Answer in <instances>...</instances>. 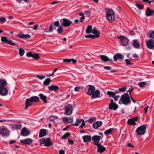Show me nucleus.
I'll return each mask as SVG.
<instances>
[{
    "mask_svg": "<svg viewBox=\"0 0 154 154\" xmlns=\"http://www.w3.org/2000/svg\"><path fill=\"white\" fill-rule=\"evenodd\" d=\"M130 97L128 93H125L122 95L119 101L120 104L128 105L131 103Z\"/></svg>",
    "mask_w": 154,
    "mask_h": 154,
    "instance_id": "nucleus-1",
    "label": "nucleus"
},
{
    "mask_svg": "<svg viewBox=\"0 0 154 154\" xmlns=\"http://www.w3.org/2000/svg\"><path fill=\"white\" fill-rule=\"evenodd\" d=\"M6 85V81L3 80H0V95L5 96L8 93V90L5 87Z\"/></svg>",
    "mask_w": 154,
    "mask_h": 154,
    "instance_id": "nucleus-2",
    "label": "nucleus"
},
{
    "mask_svg": "<svg viewBox=\"0 0 154 154\" xmlns=\"http://www.w3.org/2000/svg\"><path fill=\"white\" fill-rule=\"evenodd\" d=\"M106 18L109 22H112L115 19L114 11L111 9L108 10L106 13Z\"/></svg>",
    "mask_w": 154,
    "mask_h": 154,
    "instance_id": "nucleus-3",
    "label": "nucleus"
},
{
    "mask_svg": "<svg viewBox=\"0 0 154 154\" xmlns=\"http://www.w3.org/2000/svg\"><path fill=\"white\" fill-rule=\"evenodd\" d=\"M146 127L145 125H143L138 127L136 130V132L137 135H144L146 131Z\"/></svg>",
    "mask_w": 154,
    "mask_h": 154,
    "instance_id": "nucleus-4",
    "label": "nucleus"
},
{
    "mask_svg": "<svg viewBox=\"0 0 154 154\" xmlns=\"http://www.w3.org/2000/svg\"><path fill=\"white\" fill-rule=\"evenodd\" d=\"M40 144H44L46 146H49L52 145V143L51 141L49 138H43L40 140Z\"/></svg>",
    "mask_w": 154,
    "mask_h": 154,
    "instance_id": "nucleus-5",
    "label": "nucleus"
},
{
    "mask_svg": "<svg viewBox=\"0 0 154 154\" xmlns=\"http://www.w3.org/2000/svg\"><path fill=\"white\" fill-rule=\"evenodd\" d=\"M117 38L120 40L121 42V45L123 46H125L128 43L129 41L128 39L123 36H118Z\"/></svg>",
    "mask_w": 154,
    "mask_h": 154,
    "instance_id": "nucleus-6",
    "label": "nucleus"
},
{
    "mask_svg": "<svg viewBox=\"0 0 154 154\" xmlns=\"http://www.w3.org/2000/svg\"><path fill=\"white\" fill-rule=\"evenodd\" d=\"M72 106L70 104H68L65 107L64 114L66 116L70 115L72 114Z\"/></svg>",
    "mask_w": 154,
    "mask_h": 154,
    "instance_id": "nucleus-7",
    "label": "nucleus"
},
{
    "mask_svg": "<svg viewBox=\"0 0 154 154\" xmlns=\"http://www.w3.org/2000/svg\"><path fill=\"white\" fill-rule=\"evenodd\" d=\"M0 134L3 137H8L10 134V131L7 128L2 127L0 129Z\"/></svg>",
    "mask_w": 154,
    "mask_h": 154,
    "instance_id": "nucleus-8",
    "label": "nucleus"
},
{
    "mask_svg": "<svg viewBox=\"0 0 154 154\" xmlns=\"http://www.w3.org/2000/svg\"><path fill=\"white\" fill-rule=\"evenodd\" d=\"M1 40L2 42L8 43L10 45H16V46H17L16 45L15 43L13 41L11 40H8V39L6 37H2Z\"/></svg>",
    "mask_w": 154,
    "mask_h": 154,
    "instance_id": "nucleus-9",
    "label": "nucleus"
},
{
    "mask_svg": "<svg viewBox=\"0 0 154 154\" xmlns=\"http://www.w3.org/2000/svg\"><path fill=\"white\" fill-rule=\"evenodd\" d=\"M118 106V105L114 103L113 100L112 99L109 105V108L110 110H116L117 109Z\"/></svg>",
    "mask_w": 154,
    "mask_h": 154,
    "instance_id": "nucleus-10",
    "label": "nucleus"
},
{
    "mask_svg": "<svg viewBox=\"0 0 154 154\" xmlns=\"http://www.w3.org/2000/svg\"><path fill=\"white\" fill-rule=\"evenodd\" d=\"M147 47L149 49H154V40L151 39L146 42Z\"/></svg>",
    "mask_w": 154,
    "mask_h": 154,
    "instance_id": "nucleus-11",
    "label": "nucleus"
},
{
    "mask_svg": "<svg viewBox=\"0 0 154 154\" xmlns=\"http://www.w3.org/2000/svg\"><path fill=\"white\" fill-rule=\"evenodd\" d=\"M21 134L23 136H27L30 134V131L27 128L24 127L21 130Z\"/></svg>",
    "mask_w": 154,
    "mask_h": 154,
    "instance_id": "nucleus-12",
    "label": "nucleus"
},
{
    "mask_svg": "<svg viewBox=\"0 0 154 154\" xmlns=\"http://www.w3.org/2000/svg\"><path fill=\"white\" fill-rule=\"evenodd\" d=\"M63 25L65 27H69L72 23V21L69 19L63 18Z\"/></svg>",
    "mask_w": 154,
    "mask_h": 154,
    "instance_id": "nucleus-13",
    "label": "nucleus"
},
{
    "mask_svg": "<svg viewBox=\"0 0 154 154\" xmlns=\"http://www.w3.org/2000/svg\"><path fill=\"white\" fill-rule=\"evenodd\" d=\"M138 117L136 116L133 118L128 119L127 123L128 125H136L135 122L137 121Z\"/></svg>",
    "mask_w": 154,
    "mask_h": 154,
    "instance_id": "nucleus-14",
    "label": "nucleus"
},
{
    "mask_svg": "<svg viewBox=\"0 0 154 154\" xmlns=\"http://www.w3.org/2000/svg\"><path fill=\"white\" fill-rule=\"evenodd\" d=\"M27 57H32L35 59L38 60L39 58L38 54L36 53H32L31 52L27 53L26 54Z\"/></svg>",
    "mask_w": 154,
    "mask_h": 154,
    "instance_id": "nucleus-15",
    "label": "nucleus"
},
{
    "mask_svg": "<svg viewBox=\"0 0 154 154\" xmlns=\"http://www.w3.org/2000/svg\"><path fill=\"white\" fill-rule=\"evenodd\" d=\"M101 138L100 136L98 135L94 136L92 138V140L94 141L93 143L96 145L99 143V142Z\"/></svg>",
    "mask_w": 154,
    "mask_h": 154,
    "instance_id": "nucleus-16",
    "label": "nucleus"
},
{
    "mask_svg": "<svg viewBox=\"0 0 154 154\" xmlns=\"http://www.w3.org/2000/svg\"><path fill=\"white\" fill-rule=\"evenodd\" d=\"M17 36L20 38L23 39L29 38L31 37L28 34L25 35L22 33H20L18 34L17 35Z\"/></svg>",
    "mask_w": 154,
    "mask_h": 154,
    "instance_id": "nucleus-17",
    "label": "nucleus"
},
{
    "mask_svg": "<svg viewBox=\"0 0 154 154\" xmlns=\"http://www.w3.org/2000/svg\"><path fill=\"white\" fill-rule=\"evenodd\" d=\"M62 120L65 123L70 124L73 122V119L71 118H68L66 117H63L62 118Z\"/></svg>",
    "mask_w": 154,
    "mask_h": 154,
    "instance_id": "nucleus-18",
    "label": "nucleus"
},
{
    "mask_svg": "<svg viewBox=\"0 0 154 154\" xmlns=\"http://www.w3.org/2000/svg\"><path fill=\"white\" fill-rule=\"evenodd\" d=\"M123 57V55L120 53H117L114 55L113 58L114 61H116L122 59Z\"/></svg>",
    "mask_w": 154,
    "mask_h": 154,
    "instance_id": "nucleus-19",
    "label": "nucleus"
},
{
    "mask_svg": "<svg viewBox=\"0 0 154 154\" xmlns=\"http://www.w3.org/2000/svg\"><path fill=\"white\" fill-rule=\"evenodd\" d=\"M20 142L24 144L30 145L32 143V140L30 138H27L20 140Z\"/></svg>",
    "mask_w": 154,
    "mask_h": 154,
    "instance_id": "nucleus-20",
    "label": "nucleus"
},
{
    "mask_svg": "<svg viewBox=\"0 0 154 154\" xmlns=\"http://www.w3.org/2000/svg\"><path fill=\"white\" fill-rule=\"evenodd\" d=\"M96 146L98 147L97 151L101 153L103 152L106 149L105 147L101 145L100 143L96 145Z\"/></svg>",
    "mask_w": 154,
    "mask_h": 154,
    "instance_id": "nucleus-21",
    "label": "nucleus"
},
{
    "mask_svg": "<svg viewBox=\"0 0 154 154\" xmlns=\"http://www.w3.org/2000/svg\"><path fill=\"white\" fill-rule=\"evenodd\" d=\"M95 90V87L92 85H90L87 94L89 95H92Z\"/></svg>",
    "mask_w": 154,
    "mask_h": 154,
    "instance_id": "nucleus-22",
    "label": "nucleus"
},
{
    "mask_svg": "<svg viewBox=\"0 0 154 154\" xmlns=\"http://www.w3.org/2000/svg\"><path fill=\"white\" fill-rule=\"evenodd\" d=\"M84 142H89L91 141V137L90 135H85L82 137Z\"/></svg>",
    "mask_w": 154,
    "mask_h": 154,
    "instance_id": "nucleus-23",
    "label": "nucleus"
},
{
    "mask_svg": "<svg viewBox=\"0 0 154 154\" xmlns=\"http://www.w3.org/2000/svg\"><path fill=\"white\" fill-rule=\"evenodd\" d=\"M100 57L101 60L104 62H107L108 61L112 62V59H109L108 57L104 55H100Z\"/></svg>",
    "mask_w": 154,
    "mask_h": 154,
    "instance_id": "nucleus-24",
    "label": "nucleus"
},
{
    "mask_svg": "<svg viewBox=\"0 0 154 154\" xmlns=\"http://www.w3.org/2000/svg\"><path fill=\"white\" fill-rule=\"evenodd\" d=\"M152 14H154V10L150 9L149 8L147 7L146 11V16H150Z\"/></svg>",
    "mask_w": 154,
    "mask_h": 154,
    "instance_id": "nucleus-25",
    "label": "nucleus"
},
{
    "mask_svg": "<svg viewBox=\"0 0 154 154\" xmlns=\"http://www.w3.org/2000/svg\"><path fill=\"white\" fill-rule=\"evenodd\" d=\"M92 33L94 34V35L95 36L96 38L99 37L100 36V32L97 31L95 27H94L92 30Z\"/></svg>",
    "mask_w": 154,
    "mask_h": 154,
    "instance_id": "nucleus-26",
    "label": "nucleus"
},
{
    "mask_svg": "<svg viewBox=\"0 0 154 154\" xmlns=\"http://www.w3.org/2000/svg\"><path fill=\"white\" fill-rule=\"evenodd\" d=\"M47 130L44 129H42L40 130L39 136L40 137H43L46 135Z\"/></svg>",
    "mask_w": 154,
    "mask_h": 154,
    "instance_id": "nucleus-27",
    "label": "nucleus"
},
{
    "mask_svg": "<svg viewBox=\"0 0 154 154\" xmlns=\"http://www.w3.org/2000/svg\"><path fill=\"white\" fill-rule=\"evenodd\" d=\"M102 122L101 121H98L94 122L93 125V127L95 129H97L99 127L101 126Z\"/></svg>",
    "mask_w": 154,
    "mask_h": 154,
    "instance_id": "nucleus-28",
    "label": "nucleus"
},
{
    "mask_svg": "<svg viewBox=\"0 0 154 154\" xmlns=\"http://www.w3.org/2000/svg\"><path fill=\"white\" fill-rule=\"evenodd\" d=\"M100 92L98 90H96L94 91L92 97L93 98H98L100 97Z\"/></svg>",
    "mask_w": 154,
    "mask_h": 154,
    "instance_id": "nucleus-29",
    "label": "nucleus"
},
{
    "mask_svg": "<svg viewBox=\"0 0 154 154\" xmlns=\"http://www.w3.org/2000/svg\"><path fill=\"white\" fill-rule=\"evenodd\" d=\"M31 99L30 98H29L26 100V105L25 107V109H26L29 106H31L32 104V102Z\"/></svg>",
    "mask_w": 154,
    "mask_h": 154,
    "instance_id": "nucleus-30",
    "label": "nucleus"
},
{
    "mask_svg": "<svg viewBox=\"0 0 154 154\" xmlns=\"http://www.w3.org/2000/svg\"><path fill=\"white\" fill-rule=\"evenodd\" d=\"M48 89L50 91H55L59 89V87L57 86H54L52 85L48 86Z\"/></svg>",
    "mask_w": 154,
    "mask_h": 154,
    "instance_id": "nucleus-31",
    "label": "nucleus"
},
{
    "mask_svg": "<svg viewBox=\"0 0 154 154\" xmlns=\"http://www.w3.org/2000/svg\"><path fill=\"white\" fill-rule=\"evenodd\" d=\"M38 96L44 103H46L47 102V97L46 96L42 94H39Z\"/></svg>",
    "mask_w": 154,
    "mask_h": 154,
    "instance_id": "nucleus-32",
    "label": "nucleus"
},
{
    "mask_svg": "<svg viewBox=\"0 0 154 154\" xmlns=\"http://www.w3.org/2000/svg\"><path fill=\"white\" fill-rule=\"evenodd\" d=\"M92 26L89 25H88L86 30V32L87 33L89 34L92 33Z\"/></svg>",
    "mask_w": 154,
    "mask_h": 154,
    "instance_id": "nucleus-33",
    "label": "nucleus"
},
{
    "mask_svg": "<svg viewBox=\"0 0 154 154\" xmlns=\"http://www.w3.org/2000/svg\"><path fill=\"white\" fill-rule=\"evenodd\" d=\"M21 126L20 124H15L12 125V128L13 129L20 130L21 128Z\"/></svg>",
    "mask_w": 154,
    "mask_h": 154,
    "instance_id": "nucleus-34",
    "label": "nucleus"
},
{
    "mask_svg": "<svg viewBox=\"0 0 154 154\" xmlns=\"http://www.w3.org/2000/svg\"><path fill=\"white\" fill-rule=\"evenodd\" d=\"M133 45L136 48H138L140 46L137 40H134L133 41Z\"/></svg>",
    "mask_w": 154,
    "mask_h": 154,
    "instance_id": "nucleus-35",
    "label": "nucleus"
},
{
    "mask_svg": "<svg viewBox=\"0 0 154 154\" xmlns=\"http://www.w3.org/2000/svg\"><path fill=\"white\" fill-rule=\"evenodd\" d=\"M30 98L31 99V100L32 103L38 102L39 100L38 97L37 96L32 97Z\"/></svg>",
    "mask_w": 154,
    "mask_h": 154,
    "instance_id": "nucleus-36",
    "label": "nucleus"
},
{
    "mask_svg": "<svg viewBox=\"0 0 154 154\" xmlns=\"http://www.w3.org/2000/svg\"><path fill=\"white\" fill-rule=\"evenodd\" d=\"M147 37L149 38H154V31H149L147 34Z\"/></svg>",
    "mask_w": 154,
    "mask_h": 154,
    "instance_id": "nucleus-37",
    "label": "nucleus"
},
{
    "mask_svg": "<svg viewBox=\"0 0 154 154\" xmlns=\"http://www.w3.org/2000/svg\"><path fill=\"white\" fill-rule=\"evenodd\" d=\"M113 130V128H111L107 129L104 132V134L106 135L109 134H111Z\"/></svg>",
    "mask_w": 154,
    "mask_h": 154,
    "instance_id": "nucleus-38",
    "label": "nucleus"
},
{
    "mask_svg": "<svg viewBox=\"0 0 154 154\" xmlns=\"http://www.w3.org/2000/svg\"><path fill=\"white\" fill-rule=\"evenodd\" d=\"M84 88V87L83 86L76 87L74 88V91L76 92L79 91Z\"/></svg>",
    "mask_w": 154,
    "mask_h": 154,
    "instance_id": "nucleus-39",
    "label": "nucleus"
},
{
    "mask_svg": "<svg viewBox=\"0 0 154 154\" xmlns=\"http://www.w3.org/2000/svg\"><path fill=\"white\" fill-rule=\"evenodd\" d=\"M116 94V93H114L113 92L111 91H108L107 92V94L110 97H113Z\"/></svg>",
    "mask_w": 154,
    "mask_h": 154,
    "instance_id": "nucleus-40",
    "label": "nucleus"
},
{
    "mask_svg": "<svg viewBox=\"0 0 154 154\" xmlns=\"http://www.w3.org/2000/svg\"><path fill=\"white\" fill-rule=\"evenodd\" d=\"M79 15L81 16L82 17L80 18V20H79V22H82L83 20L85 19V17L84 14L82 12H80L79 14Z\"/></svg>",
    "mask_w": 154,
    "mask_h": 154,
    "instance_id": "nucleus-41",
    "label": "nucleus"
},
{
    "mask_svg": "<svg viewBox=\"0 0 154 154\" xmlns=\"http://www.w3.org/2000/svg\"><path fill=\"white\" fill-rule=\"evenodd\" d=\"M82 122V121H81V119L80 120L77 119H76V121L75 123L72 124V125L76 126H78Z\"/></svg>",
    "mask_w": 154,
    "mask_h": 154,
    "instance_id": "nucleus-42",
    "label": "nucleus"
},
{
    "mask_svg": "<svg viewBox=\"0 0 154 154\" xmlns=\"http://www.w3.org/2000/svg\"><path fill=\"white\" fill-rule=\"evenodd\" d=\"M51 80L49 78H48L46 79L45 81L43 82V83L44 85H48L50 82Z\"/></svg>",
    "mask_w": 154,
    "mask_h": 154,
    "instance_id": "nucleus-43",
    "label": "nucleus"
},
{
    "mask_svg": "<svg viewBox=\"0 0 154 154\" xmlns=\"http://www.w3.org/2000/svg\"><path fill=\"white\" fill-rule=\"evenodd\" d=\"M19 51V54L20 56H23L25 53L24 50L22 48H20L18 49Z\"/></svg>",
    "mask_w": 154,
    "mask_h": 154,
    "instance_id": "nucleus-44",
    "label": "nucleus"
},
{
    "mask_svg": "<svg viewBox=\"0 0 154 154\" xmlns=\"http://www.w3.org/2000/svg\"><path fill=\"white\" fill-rule=\"evenodd\" d=\"M94 10L96 12V14L100 13L101 11V8L100 7H96L94 8Z\"/></svg>",
    "mask_w": 154,
    "mask_h": 154,
    "instance_id": "nucleus-45",
    "label": "nucleus"
},
{
    "mask_svg": "<svg viewBox=\"0 0 154 154\" xmlns=\"http://www.w3.org/2000/svg\"><path fill=\"white\" fill-rule=\"evenodd\" d=\"M136 6L140 10H142L144 7V6L143 5L140 4L138 3H137L136 4Z\"/></svg>",
    "mask_w": 154,
    "mask_h": 154,
    "instance_id": "nucleus-46",
    "label": "nucleus"
},
{
    "mask_svg": "<svg viewBox=\"0 0 154 154\" xmlns=\"http://www.w3.org/2000/svg\"><path fill=\"white\" fill-rule=\"evenodd\" d=\"M146 83L145 82H139L138 83V85L140 87H144L146 85Z\"/></svg>",
    "mask_w": 154,
    "mask_h": 154,
    "instance_id": "nucleus-47",
    "label": "nucleus"
},
{
    "mask_svg": "<svg viewBox=\"0 0 154 154\" xmlns=\"http://www.w3.org/2000/svg\"><path fill=\"white\" fill-rule=\"evenodd\" d=\"M85 37L86 38H91L93 39H95L96 38L95 36L93 35H87L85 36Z\"/></svg>",
    "mask_w": 154,
    "mask_h": 154,
    "instance_id": "nucleus-48",
    "label": "nucleus"
},
{
    "mask_svg": "<svg viewBox=\"0 0 154 154\" xmlns=\"http://www.w3.org/2000/svg\"><path fill=\"white\" fill-rule=\"evenodd\" d=\"M96 119V118L95 117H91L89 119L88 122L89 123H91L93 122L94 121H95Z\"/></svg>",
    "mask_w": 154,
    "mask_h": 154,
    "instance_id": "nucleus-49",
    "label": "nucleus"
},
{
    "mask_svg": "<svg viewBox=\"0 0 154 154\" xmlns=\"http://www.w3.org/2000/svg\"><path fill=\"white\" fill-rule=\"evenodd\" d=\"M127 88V87L126 86H124L122 87V88H119V91L120 92H124L125 91L126 89Z\"/></svg>",
    "mask_w": 154,
    "mask_h": 154,
    "instance_id": "nucleus-50",
    "label": "nucleus"
},
{
    "mask_svg": "<svg viewBox=\"0 0 154 154\" xmlns=\"http://www.w3.org/2000/svg\"><path fill=\"white\" fill-rule=\"evenodd\" d=\"M70 135V134L69 133H65L63 136H62V138L63 139H65L67 137H68Z\"/></svg>",
    "mask_w": 154,
    "mask_h": 154,
    "instance_id": "nucleus-51",
    "label": "nucleus"
},
{
    "mask_svg": "<svg viewBox=\"0 0 154 154\" xmlns=\"http://www.w3.org/2000/svg\"><path fill=\"white\" fill-rule=\"evenodd\" d=\"M57 32L59 33H61L63 32V28L61 26H60L58 27L57 29Z\"/></svg>",
    "mask_w": 154,
    "mask_h": 154,
    "instance_id": "nucleus-52",
    "label": "nucleus"
},
{
    "mask_svg": "<svg viewBox=\"0 0 154 154\" xmlns=\"http://www.w3.org/2000/svg\"><path fill=\"white\" fill-rule=\"evenodd\" d=\"M6 19L4 17H0V22L1 23H4L5 22Z\"/></svg>",
    "mask_w": 154,
    "mask_h": 154,
    "instance_id": "nucleus-53",
    "label": "nucleus"
},
{
    "mask_svg": "<svg viewBox=\"0 0 154 154\" xmlns=\"http://www.w3.org/2000/svg\"><path fill=\"white\" fill-rule=\"evenodd\" d=\"M37 77L41 80H42L45 78V76L43 75H37Z\"/></svg>",
    "mask_w": 154,
    "mask_h": 154,
    "instance_id": "nucleus-54",
    "label": "nucleus"
},
{
    "mask_svg": "<svg viewBox=\"0 0 154 154\" xmlns=\"http://www.w3.org/2000/svg\"><path fill=\"white\" fill-rule=\"evenodd\" d=\"M81 121L82 123L81 125L79 127V128H82L85 125V123L83 119H81Z\"/></svg>",
    "mask_w": 154,
    "mask_h": 154,
    "instance_id": "nucleus-55",
    "label": "nucleus"
},
{
    "mask_svg": "<svg viewBox=\"0 0 154 154\" xmlns=\"http://www.w3.org/2000/svg\"><path fill=\"white\" fill-rule=\"evenodd\" d=\"M54 24L55 26L56 27H58L60 25L59 22L58 21H55L54 23Z\"/></svg>",
    "mask_w": 154,
    "mask_h": 154,
    "instance_id": "nucleus-56",
    "label": "nucleus"
},
{
    "mask_svg": "<svg viewBox=\"0 0 154 154\" xmlns=\"http://www.w3.org/2000/svg\"><path fill=\"white\" fill-rule=\"evenodd\" d=\"M85 13L88 16H89L91 15V11L89 10L85 11Z\"/></svg>",
    "mask_w": 154,
    "mask_h": 154,
    "instance_id": "nucleus-57",
    "label": "nucleus"
},
{
    "mask_svg": "<svg viewBox=\"0 0 154 154\" xmlns=\"http://www.w3.org/2000/svg\"><path fill=\"white\" fill-rule=\"evenodd\" d=\"M127 65H132V63H130V60L128 59H126L125 60Z\"/></svg>",
    "mask_w": 154,
    "mask_h": 154,
    "instance_id": "nucleus-58",
    "label": "nucleus"
},
{
    "mask_svg": "<svg viewBox=\"0 0 154 154\" xmlns=\"http://www.w3.org/2000/svg\"><path fill=\"white\" fill-rule=\"evenodd\" d=\"M133 88H132V87L131 86V88L128 91H127L129 92L130 97H131V93L133 91Z\"/></svg>",
    "mask_w": 154,
    "mask_h": 154,
    "instance_id": "nucleus-59",
    "label": "nucleus"
},
{
    "mask_svg": "<svg viewBox=\"0 0 154 154\" xmlns=\"http://www.w3.org/2000/svg\"><path fill=\"white\" fill-rule=\"evenodd\" d=\"M71 59H66L63 60V61L64 62L69 63L71 62Z\"/></svg>",
    "mask_w": 154,
    "mask_h": 154,
    "instance_id": "nucleus-60",
    "label": "nucleus"
},
{
    "mask_svg": "<svg viewBox=\"0 0 154 154\" xmlns=\"http://www.w3.org/2000/svg\"><path fill=\"white\" fill-rule=\"evenodd\" d=\"M59 154H65V151L63 150H60L59 151Z\"/></svg>",
    "mask_w": 154,
    "mask_h": 154,
    "instance_id": "nucleus-61",
    "label": "nucleus"
},
{
    "mask_svg": "<svg viewBox=\"0 0 154 154\" xmlns=\"http://www.w3.org/2000/svg\"><path fill=\"white\" fill-rule=\"evenodd\" d=\"M119 98H120L119 96V95L116 96H115L114 97V99L115 100L117 101L118 100V99H119Z\"/></svg>",
    "mask_w": 154,
    "mask_h": 154,
    "instance_id": "nucleus-62",
    "label": "nucleus"
},
{
    "mask_svg": "<svg viewBox=\"0 0 154 154\" xmlns=\"http://www.w3.org/2000/svg\"><path fill=\"white\" fill-rule=\"evenodd\" d=\"M104 68L105 69H106V70H110V69H111V67L110 66H105L104 67Z\"/></svg>",
    "mask_w": 154,
    "mask_h": 154,
    "instance_id": "nucleus-63",
    "label": "nucleus"
},
{
    "mask_svg": "<svg viewBox=\"0 0 154 154\" xmlns=\"http://www.w3.org/2000/svg\"><path fill=\"white\" fill-rule=\"evenodd\" d=\"M71 62H72L73 63L75 64L77 62V60L74 59H71Z\"/></svg>",
    "mask_w": 154,
    "mask_h": 154,
    "instance_id": "nucleus-64",
    "label": "nucleus"
}]
</instances>
